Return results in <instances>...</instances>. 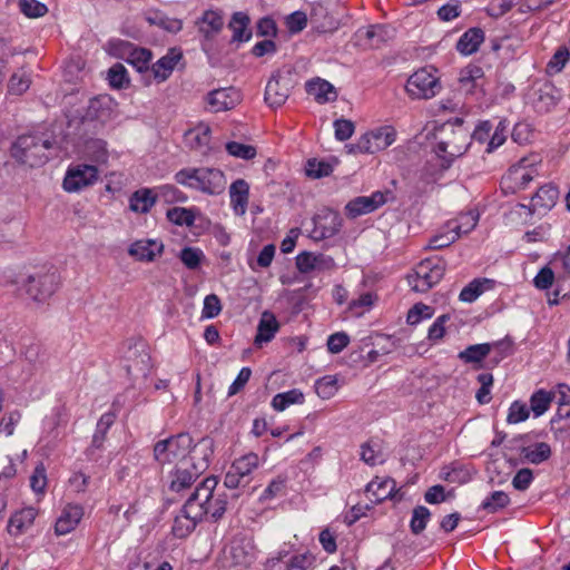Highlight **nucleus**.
<instances>
[{
	"instance_id": "obj_1",
	"label": "nucleus",
	"mask_w": 570,
	"mask_h": 570,
	"mask_svg": "<svg viewBox=\"0 0 570 570\" xmlns=\"http://www.w3.org/2000/svg\"><path fill=\"white\" fill-rule=\"evenodd\" d=\"M213 453V439H200L195 445L194 454L188 460L176 463L175 469L170 472L169 490L180 492L189 489L208 469Z\"/></svg>"
},
{
	"instance_id": "obj_15",
	"label": "nucleus",
	"mask_w": 570,
	"mask_h": 570,
	"mask_svg": "<svg viewBox=\"0 0 570 570\" xmlns=\"http://www.w3.org/2000/svg\"><path fill=\"white\" fill-rule=\"evenodd\" d=\"M314 228L312 237L314 239H325L336 235L342 226V218L335 212L328 210L323 215L313 218Z\"/></svg>"
},
{
	"instance_id": "obj_40",
	"label": "nucleus",
	"mask_w": 570,
	"mask_h": 570,
	"mask_svg": "<svg viewBox=\"0 0 570 570\" xmlns=\"http://www.w3.org/2000/svg\"><path fill=\"white\" fill-rule=\"evenodd\" d=\"M305 401L304 394L298 389H293L283 393L276 394L272 400V407L275 411L282 412L293 404H303Z\"/></svg>"
},
{
	"instance_id": "obj_17",
	"label": "nucleus",
	"mask_w": 570,
	"mask_h": 570,
	"mask_svg": "<svg viewBox=\"0 0 570 570\" xmlns=\"http://www.w3.org/2000/svg\"><path fill=\"white\" fill-rule=\"evenodd\" d=\"M239 100V92L233 87L215 89L207 95V102L214 112L233 109Z\"/></svg>"
},
{
	"instance_id": "obj_54",
	"label": "nucleus",
	"mask_w": 570,
	"mask_h": 570,
	"mask_svg": "<svg viewBox=\"0 0 570 570\" xmlns=\"http://www.w3.org/2000/svg\"><path fill=\"white\" fill-rule=\"evenodd\" d=\"M226 150L230 156L245 160H250L255 158L257 154L256 148L254 146L245 145L237 141H228L226 144Z\"/></svg>"
},
{
	"instance_id": "obj_19",
	"label": "nucleus",
	"mask_w": 570,
	"mask_h": 570,
	"mask_svg": "<svg viewBox=\"0 0 570 570\" xmlns=\"http://www.w3.org/2000/svg\"><path fill=\"white\" fill-rule=\"evenodd\" d=\"M538 175L532 164L527 158H522L517 165H513L505 177V181L512 183L514 188L524 189Z\"/></svg>"
},
{
	"instance_id": "obj_3",
	"label": "nucleus",
	"mask_w": 570,
	"mask_h": 570,
	"mask_svg": "<svg viewBox=\"0 0 570 570\" xmlns=\"http://www.w3.org/2000/svg\"><path fill=\"white\" fill-rule=\"evenodd\" d=\"M55 145V138L48 134L21 135L13 142L11 155L20 164L31 168L40 167L49 160L48 151Z\"/></svg>"
},
{
	"instance_id": "obj_10",
	"label": "nucleus",
	"mask_w": 570,
	"mask_h": 570,
	"mask_svg": "<svg viewBox=\"0 0 570 570\" xmlns=\"http://www.w3.org/2000/svg\"><path fill=\"white\" fill-rule=\"evenodd\" d=\"M439 79L428 69L415 71L406 81L405 90L414 99H430L440 89Z\"/></svg>"
},
{
	"instance_id": "obj_53",
	"label": "nucleus",
	"mask_w": 570,
	"mask_h": 570,
	"mask_svg": "<svg viewBox=\"0 0 570 570\" xmlns=\"http://www.w3.org/2000/svg\"><path fill=\"white\" fill-rule=\"evenodd\" d=\"M158 199H163L167 204L185 203L187 196L174 185H163L156 188Z\"/></svg>"
},
{
	"instance_id": "obj_44",
	"label": "nucleus",
	"mask_w": 570,
	"mask_h": 570,
	"mask_svg": "<svg viewBox=\"0 0 570 570\" xmlns=\"http://www.w3.org/2000/svg\"><path fill=\"white\" fill-rule=\"evenodd\" d=\"M169 222L177 226H193L195 223V212L193 208L173 207L166 213Z\"/></svg>"
},
{
	"instance_id": "obj_8",
	"label": "nucleus",
	"mask_w": 570,
	"mask_h": 570,
	"mask_svg": "<svg viewBox=\"0 0 570 570\" xmlns=\"http://www.w3.org/2000/svg\"><path fill=\"white\" fill-rule=\"evenodd\" d=\"M446 269V262L441 257L423 259L406 279L412 291L426 293L434 285L440 283Z\"/></svg>"
},
{
	"instance_id": "obj_12",
	"label": "nucleus",
	"mask_w": 570,
	"mask_h": 570,
	"mask_svg": "<svg viewBox=\"0 0 570 570\" xmlns=\"http://www.w3.org/2000/svg\"><path fill=\"white\" fill-rule=\"evenodd\" d=\"M98 179V169L92 165H77L70 167L63 178V189L69 193L92 185Z\"/></svg>"
},
{
	"instance_id": "obj_38",
	"label": "nucleus",
	"mask_w": 570,
	"mask_h": 570,
	"mask_svg": "<svg viewBox=\"0 0 570 570\" xmlns=\"http://www.w3.org/2000/svg\"><path fill=\"white\" fill-rule=\"evenodd\" d=\"M187 145L196 150L206 153L210 142V128L208 126H198L185 134Z\"/></svg>"
},
{
	"instance_id": "obj_4",
	"label": "nucleus",
	"mask_w": 570,
	"mask_h": 570,
	"mask_svg": "<svg viewBox=\"0 0 570 570\" xmlns=\"http://www.w3.org/2000/svg\"><path fill=\"white\" fill-rule=\"evenodd\" d=\"M179 185L208 195H220L226 188L224 173L217 168H183L175 174Z\"/></svg>"
},
{
	"instance_id": "obj_25",
	"label": "nucleus",
	"mask_w": 570,
	"mask_h": 570,
	"mask_svg": "<svg viewBox=\"0 0 570 570\" xmlns=\"http://www.w3.org/2000/svg\"><path fill=\"white\" fill-rule=\"evenodd\" d=\"M196 24L205 39L209 40L222 31L224 20L220 11L206 10L202 17L197 19Z\"/></svg>"
},
{
	"instance_id": "obj_18",
	"label": "nucleus",
	"mask_w": 570,
	"mask_h": 570,
	"mask_svg": "<svg viewBox=\"0 0 570 570\" xmlns=\"http://www.w3.org/2000/svg\"><path fill=\"white\" fill-rule=\"evenodd\" d=\"M484 77V71L480 66L469 65L460 71L459 83L460 90L465 95H478V92L483 94L482 80Z\"/></svg>"
},
{
	"instance_id": "obj_29",
	"label": "nucleus",
	"mask_w": 570,
	"mask_h": 570,
	"mask_svg": "<svg viewBox=\"0 0 570 570\" xmlns=\"http://www.w3.org/2000/svg\"><path fill=\"white\" fill-rule=\"evenodd\" d=\"M230 204L236 215H244L247 209L249 185L246 180L236 179L229 187Z\"/></svg>"
},
{
	"instance_id": "obj_49",
	"label": "nucleus",
	"mask_w": 570,
	"mask_h": 570,
	"mask_svg": "<svg viewBox=\"0 0 570 570\" xmlns=\"http://www.w3.org/2000/svg\"><path fill=\"white\" fill-rule=\"evenodd\" d=\"M305 171L309 178L320 179L333 173V165L328 161L313 158L307 160Z\"/></svg>"
},
{
	"instance_id": "obj_57",
	"label": "nucleus",
	"mask_w": 570,
	"mask_h": 570,
	"mask_svg": "<svg viewBox=\"0 0 570 570\" xmlns=\"http://www.w3.org/2000/svg\"><path fill=\"white\" fill-rule=\"evenodd\" d=\"M569 58H570L569 49L567 47H560L556 51V53L552 56L550 61L548 62L547 72L549 75H554V73L560 72L564 68Z\"/></svg>"
},
{
	"instance_id": "obj_5",
	"label": "nucleus",
	"mask_w": 570,
	"mask_h": 570,
	"mask_svg": "<svg viewBox=\"0 0 570 570\" xmlns=\"http://www.w3.org/2000/svg\"><path fill=\"white\" fill-rule=\"evenodd\" d=\"M458 127L451 126V132L436 141L433 151L440 160L441 171L448 170L453 161L463 156L470 146V132L462 127L463 120L456 118Z\"/></svg>"
},
{
	"instance_id": "obj_47",
	"label": "nucleus",
	"mask_w": 570,
	"mask_h": 570,
	"mask_svg": "<svg viewBox=\"0 0 570 570\" xmlns=\"http://www.w3.org/2000/svg\"><path fill=\"white\" fill-rule=\"evenodd\" d=\"M509 503L510 498L505 492L494 491L485 500H483L481 503V509L488 513H495L499 510L504 509Z\"/></svg>"
},
{
	"instance_id": "obj_46",
	"label": "nucleus",
	"mask_w": 570,
	"mask_h": 570,
	"mask_svg": "<svg viewBox=\"0 0 570 570\" xmlns=\"http://www.w3.org/2000/svg\"><path fill=\"white\" fill-rule=\"evenodd\" d=\"M553 395L544 390L534 392L530 397V409L534 416H541L550 406Z\"/></svg>"
},
{
	"instance_id": "obj_36",
	"label": "nucleus",
	"mask_w": 570,
	"mask_h": 570,
	"mask_svg": "<svg viewBox=\"0 0 570 570\" xmlns=\"http://www.w3.org/2000/svg\"><path fill=\"white\" fill-rule=\"evenodd\" d=\"M249 23L248 14L242 11L235 12L228 23V27L233 30L232 41H248L252 37V31L248 29Z\"/></svg>"
},
{
	"instance_id": "obj_22",
	"label": "nucleus",
	"mask_w": 570,
	"mask_h": 570,
	"mask_svg": "<svg viewBox=\"0 0 570 570\" xmlns=\"http://www.w3.org/2000/svg\"><path fill=\"white\" fill-rule=\"evenodd\" d=\"M181 58L183 53L179 49L170 48L164 57L153 65L151 72L155 79L158 82L167 80Z\"/></svg>"
},
{
	"instance_id": "obj_14",
	"label": "nucleus",
	"mask_w": 570,
	"mask_h": 570,
	"mask_svg": "<svg viewBox=\"0 0 570 570\" xmlns=\"http://www.w3.org/2000/svg\"><path fill=\"white\" fill-rule=\"evenodd\" d=\"M195 513L196 512L193 510V507L186 500L180 509L179 514L175 517L171 528V533L174 537L185 539L196 529L197 524H199L202 521Z\"/></svg>"
},
{
	"instance_id": "obj_11",
	"label": "nucleus",
	"mask_w": 570,
	"mask_h": 570,
	"mask_svg": "<svg viewBox=\"0 0 570 570\" xmlns=\"http://www.w3.org/2000/svg\"><path fill=\"white\" fill-rule=\"evenodd\" d=\"M291 88L292 79L289 73L283 75L277 71L273 73L266 85L264 99L269 107L278 108L288 99Z\"/></svg>"
},
{
	"instance_id": "obj_37",
	"label": "nucleus",
	"mask_w": 570,
	"mask_h": 570,
	"mask_svg": "<svg viewBox=\"0 0 570 570\" xmlns=\"http://www.w3.org/2000/svg\"><path fill=\"white\" fill-rule=\"evenodd\" d=\"M393 29L384 24H375L367 27L364 31L358 30L356 36L367 41L370 47H379L392 37Z\"/></svg>"
},
{
	"instance_id": "obj_31",
	"label": "nucleus",
	"mask_w": 570,
	"mask_h": 570,
	"mask_svg": "<svg viewBox=\"0 0 570 570\" xmlns=\"http://www.w3.org/2000/svg\"><path fill=\"white\" fill-rule=\"evenodd\" d=\"M305 88L307 94L313 96L320 104L334 101L337 97L334 86L321 78L308 80Z\"/></svg>"
},
{
	"instance_id": "obj_58",
	"label": "nucleus",
	"mask_w": 570,
	"mask_h": 570,
	"mask_svg": "<svg viewBox=\"0 0 570 570\" xmlns=\"http://www.w3.org/2000/svg\"><path fill=\"white\" fill-rule=\"evenodd\" d=\"M488 279L481 282L480 279H473L466 286H464L459 295L461 302L472 303L474 302L484 291L483 284Z\"/></svg>"
},
{
	"instance_id": "obj_61",
	"label": "nucleus",
	"mask_w": 570,
	"mask_h": 570,
	"mask_svg": "<svg viewBox=\"0 0 570 570\" xmlns=\"http://www.w3.org/2000/svg\"><path fill=\"white\" fill-rule=\"evenodd\" d=\"M530 411L525 403L514 401L510 407L507 416V421L510 424H517L525 421L529 417Z\"/></svg>"
},
{
	"instance_id": "obj_2",
	"label": "nucleus",
	"mask_w": 570,
	"mask_h": 570,
	"mask_svg": "<svg viewBox=\"0 0 570 570\" xmlns=\"http://www.w3.org/2000/svg\"><path fill=\"white\" fill-rule=\"evenodd\" d=\"M217 484L216 476H207L196 485L187 499L200 521L208 519L212 522H217L227 510V494L217 492Z\"/></svg>"
},
{
	"instance_id": "obj_32",
	"label": "nucleus",
	"mask_w": 570,
	"mask_h": 570,
	"mask_svg": "<svg viewBox=\"0 0 570 570\" xmlns=\"http://www.w3.org/2000/svg\"><path fill=\"white\" fill-rule=\"evenodd\" d=\"M484 41V31L481 28L468 29L458 40L456 50L469 56L479 50L480 45Z\"/></svg>"
},
{
	"instance_id": "obj_50",
	"label": "nucleus",
	"mask_w": 570,
	"mask_h": 570,
	"mask_svg": "<svg viewBox=\"0 0 570 570\" xmlns=\"http://www.w3.org/2000/svg\"><path fill=\"white\" fill-rule=\"evenodd\" d=\"M337 390L338 385L335 376L325 375L315 382V392L323 400L334 396Z\"/></svg>"
},
{
	"instance_id": "obj_30",
	"label": "nucleus",
	"mask_w": 570,
	"mask_h": 570,
	"mask_svg": "<svg viewBox=\"0 0 570 570\" xmlns=\"http://www.w3.org/2000/svg\"><path fill=\"white\" fill-rule=\"evenodd\" d=\"M111 115V98L109 96H98L89 100L88 107L83 115L86 120L105 121Z\"/></svg>"
},
{
	"instance_id": "obj_39",
	"label": "nucleus",
	"mask_w": 570,
	"mask_h": 570,
	"mask_svg": "<svg viewBox=\"0 0 570 570\" xmlns=\"http://www.w3.org/2000/svg\"><path fill=\"white\" fill-rule=\"evenodd\" d=\"M479 215L473 212L461 214L456 219L449 220L445 224V228L458 234V238L462 235L470 233L476 226Z\"/></svg>"
},
{
	"instance_id": "obj_7",
	"label": "nucleus",
	"mask_w": 570,
	"mask_h": 570,
	"mask_svg": "<svg viewBox=\"0 0 570 570\" xmlns=\"http://www.w3.org/2000/svg\"><path fill=\"white\" fill-rule=\"evenodd\" d=\"M60 284V277L53 267H41L30 273L22 282L26 294L37 303L51 297Z\"/></svg>"
},
{
	"instance_id": "obj_23",
	"label": "nucleus",
	"mask_w": 570,
	"mask_h": 570,
	"mask_svg": "<svg viewBox=\"0 0 570 570\" xmlns=\"http://www.w3.org/2000/svg\"><path fill=\"white\" fill-rule=\"evenodd\" d=\"M164 250V244L156 239H141L132 243L128 254L138 261L153 262Z\"/></svg>"
},
{
	"instance_id": "obj_41",
	"label": "nucleus",
	"mask_w": 570,
	"mask_h": 570,
	"mask_svg": "<svg viewBox=\"0 0 570 570\" xmlns=\"http://www.w3.org/2000/svg\"><path fill=\"white\" fill-rule=\"evenodd\" d=\"M153 53L149 49L136 47L130 51L125 61L131 65L138 72L149 71Z\"/></svg>"
},
{
	"instance_id": "obj_24",
	"label": "nucleus",
	"mask_w": 570,
	"mask_h": 570,
	"mask_svg": "<svg viewBox=\"0 0 570 570\" xmlns=\"http://www.w3.org/2000/svg\"><path fill=\"white\" fill-rule=\"evenodd\" d=\"M362 137L367 141V146L370 147L367 154H375L376 151L386 149L394 142L395 131L391 127H381L362 135Z\"/></svg>"
},
{
	"instance_id": "obj_35",
	"label": "nucleus",
	"mask_w": 570,
	"mask_h": 570,
	"mask_svg": "<svg viewBox=\"0 0 570 570\" xmlns=\"http://www.w3.org/2000/svg\"><path fill=\"white\" fill-rule=\"evenodd\" d=\"M490 343L469 345L458 354V357L466 364H478L474 368H481L483 360L491 353Z\"/></svg>"
},
{
	"instance_id": "obj_9",
	"label": "nucleus",
	"mask_w": 570,
	"mask_h": 570,
	"mask_svg": "<svg viewBox=\"0 0 570 570\" xmlns=\"http://www.w3.org/2000/svg\"><path fill=\"white\" fill-rule=\"evenodd\" d=\"M254 552L252 544L246 540H234L230 546L223 551L219 560L222 570H242L248 568L254 562Z\"/></svg>"
},
{
	"instance_id": "obj_64",
	"label": "nucleus",
	"mask_w": 570,
	"mask_h": 570,
	"mask_svg": "<svg viewBox=\"0 0 570 570\" xmlns=\"http://www.w3.org/2000/svg\"><path fill=\"white\" fill-rule=\"evenodd\" d=\"M222 312V303L216 294H209L204 299V306L202 311L203 318H214Z\"/></svg>"
},
{
	"instance_id": "obj_60",
	"label": "nucleus",
	"mask_w": 570,
	"mask_h": 570,
	"mask_svg": "<svg viewBox=\"0 0 570 570\" xmlns=\"http://www.w3.org/2000/svg\"><path fill=\"white\" fill-rule=\"evenodd\" d=\"M285 26L291 33H298L307 26V16L304 11L297 10L288 14L285 19Z\"/></svg>"
},
{
	"instance_id": "obj_52",
	"label": "nucleus",
	"mask_w": 570,
	"mask_h": 570,
	"mask_svg": "<svg viewBox=\"0 0 570 570\" xmlns=\"http://www.w3.org/2000/svg\"><path fill=\"white\" fill-rule=\"evenodd\" d=\"M134 48L135 45L127 40L110 39L105 49L108 55L125 60Z\"/></svg>"
},
{
	"instance_id": "obj_20",
	"label": "nucleus",
	"mask_w": 570,
	"mask_h": 570,
	"mask_svg": "<svg viewBox=\"0 0 570 570\" xmlns=\"http://www.w3.org/2000/svg\"><path fill=\"white\" fill-rule=\"evenodd\" d=\"M83 515V509L79 504H67L55 524L57 535H63L78 525Z\"/></svg>"
},
{
	"instance_id": "obj_56",
	"label": "nucleus",
	"mask_w": 570,
	"mask_h": 570,
	"mask_svg": "<svg viewBox=\"0 0 570 570\" xmlns=\"http://www.w3.org/2000/svg\"><path fill=\"white\" fill-rule=\"evenodd\" d=\"M19 9L28 18H40L48 12L47 6L38 0H19Z\"/></svg>"
},
{
	"instance_id": "obj_28",
	"label": "nucleus",
	"mask_w": 570,
	"mask_h": 570,
	"mask_svg": "<svg viewBox=\"0 0 570 570\" xmlns=\"http://www.w3.org/2000/svg\"><path fill=\"white\" fill-rule=\"evenodd\" d=\"M395 490V481L391 478L379 479L375 478L366 485V493L373 503H381L382 501L392 498Z\"/></svg>"
},
{
	"instance_id": "obj_43",
	"label": "nucleus",
	"mask_w": 570,
	"mask_h": 570,
	"mask_svg": "<svg viewBox=\"0 0 570 570\" xmlns=\"http://www.w3.org/2000/svg\"><path fill=\"white\" fill-rule=\"evenodd\" d=\"M321 17L324 18V21L317 24V29L320 31L326 32L337 29V21L328 14L326 8L322 3H316L312 8L311 19L312 21L318 22Z\"/></svg>"
},
{
	"instance_id": "obj_48",
	"label": "nucleus",
	"mask_w": 570,
	"mask_h": 570,
	"mask_svg": "<svg viewBox=\"0 0 570 570\" xmlns=\"http://www.w3.org/2000/svg\"><path fill=\"white\" fill-rule=\"evenodd\" d=\"M490 345L493 346L491 351L493 352V356L489 361L491 367L497 366L502 360L513 353V342L508 337L490 343Z\"/></svg>"
},
{
	"instance_id": "obj_55",
	"label": "nucleus",
	"mask_w": 570,
	"mask_h": 570,
	"mask_svg": "<svg viewBox=\"0 0 570 570\" xmlns=\"http://www.w3.org/2000/svg\"><path fill=\"white\" fill-rule=\"evenodd\" d=\"M204 258L202 249L196 247H184L179 253V259L188 269H196Z\"/></svg>"
},
{
	"instance_id": "obj_27",
	"label": "nucleus",
	"mask_w": 570,
	"mask_h": 570,
	"mask_svg": "<svg viewBox=\"0 0 570 570\" xmlns=\"http://www.w3.org/2000/svg\"><path fill=\"white\" fill-rule=\"evenodd\" d=\"M37 517V510L32 507L23 508L13 513L8 521V532L12 535L22 534L30 528Z\"/></svg>"
},
{
	"instance_id": "obj_33",
	"label": "nucleus",
	"mask_w": 570,
	"mask_h": 570,
	"mask_svg": "<svg viewBox=\"0 0 570 570\" xmlns=\"http://www.w3.org/2000/svg\"><path fill=\"white\" fill-rule=\"evenodd\" d=\"M156 189L140 188L129 198V208L135 213L147 214L157 202Z\"/></svg>"
},
{
	"instance_id": "obj_26",
	"label": "nucleus",
	"mask_w": 570,
	"mask_h": 570,
	"mask_svg": "<svg viewBox=\"0 0 570 570\" xmlns=\"http://www.w3.org/2000/svg\"><path fill=\"white\" fill-rule=\"evenodd\" d=\"M559 198V189L552 184L541 186L531 198V207L535 210H550Z\"/></svg>"
},
{
	"instance_id": "obj_59",
	"label": "nucleus",
	"mask_w": 570,
	"mask_h": 570,
	"mask_svg": "<svg viewBox=\"0 0 570 570\" xmlns=\"http://www.w3.org/2000/svg\"><path fill=\"white\" fill-rule=\"evenodd\" d=\"M507 132H508V122L505 119H502L499 121L498 126L494 129V132L490 137L487 146V153H492L498 147L503 145V142L507 139Z\"/></svg>"
},
{
	"instance_id": "obj_63",
	"label": "nucleus",
	"mask_w": 570,
	"mask_h": 570,
	"mask_svg": "<svg viewBox=\"0 0 570 570\" xmlns=\"http://www.w3.org/2000/svg\"><path fill=\"white\" fill-rule=\"evenodd\" d=\"M456 239L458 234H453L452 230L446 229V232L436 234L431 237L426 247L429 249H442L453 244Z\"/></svg>"
},
{
	"instance_id": "obj_34",
	"label": "nucleus",
	"mask_w": 570,
	"mask_h": 570,
	"mask_svg": "<svg viewBox=\"0 0 570 570\" xmlns=\"http://www.w3.org/2000/svg\"><path fill=\"white\" fill-rule=\"evenodd\" d=\"M551 454V446L546 442H538L532 446H522L520 449L521 462L531 464H540L549 460Z\"/></svg>"
},
{
	"instance_id": "obj_13",
	"label": "nucleus",
	"mask_w": 570,
	"mask_h": 570,
	"mask_svg": "<svg viewBox=\"0 0 570 570\" xmlns=\"http://www.w3.org/2000/svg\"><path fill=\"white\" fill-rule=\"evenodd\" d=\"M385 203L386 197L382 191H375L371 196H358L346 204L345 214L348 218L354 219L376 210Z\"/></svg>"
},
{
	"instance_id": "obj_6",
	"label": "nucleus",
	"mask_w": 570,
	"mask_h": 570,
	"mask_svg": "<svg viewBox=\"0 0 570 570\" xmlns=\"http://www.w3.org/2000/svg\"><path fill=\"white\" fill-rule=\"evenodd\" d=\"M195 445L188 433H179L158 441L154 446V458L160 464L181 463L194 454Z\"/></svg>"
},
{
	"instance_id": "obj_42",
	"label": "nucleus",
	"mask_w": 570,
	"mask_h": 570,
	"mask_svg": "<svg viewBox=\"0 0 570 570\" xmlns=\"http://www.w3.org/2000/svg\"><path fill=\"white\" fill-rule=\"evenodd\" d=\"M259 458L256 453H247L239 459L235 460L232 464V469L238 475L244 479H248L249 474L258 468Z\"/></svg>"
},
{
	"instance_id": "obj_45",
	"label": "nucleus",
	"mask_w": 570,
	"mask_h": 570,
	"mask_svg": "<svg viewBox=\"0 0 570 570\" xmlns=\"http://www.w3.org/2000/svg\"><path fill=\"white\" fill-rule=\"evenodd\" d=\"M430 519V510L424 505H416L412 511V518L410 521L411 532L415 535L421 534L425 530Z\"/></svg>"
},
{
	"instance_id": "obj_62",
	"label": "nucleus",
	"mask_w": 570,
	"mask_h": 570,
	"mask_svg": "<svg viewBox=\"0 0 570 570\" xmlns=\"http://www.w3.org/2000/svg\"><path fill=\"white\" fill-rule=\"evenodd\" d=\"M432 315H433L432 307H430L423 303H417L407 312L406 322L410 325H415V324H419L424 318L432 317Z\"/></svg>"
},
{
	"instance_id": "obj_16",
	"label": "nucleus",
	"mask_w": 570,
	"mask_h": 570,
	"mask_svg": "<svg viewBox=\"0 0 570 570\" xmlns=\"http://www.w3.org/2000/svg\"><path fill=\"white\" fill-rule=\"evenodd\" d=\"M335 265L334 258L324 254L302 252L296 256V267L303 274L312 271H331Z\"/></svg>"
},
{
	"instance_id": "obj_51",
	"label": "nucleus",
	"mask_w": 570,
	"mask_h": 570,
	"mask_svg": "<svg viewBox=\"0 0 570 570\" xmlns=\"http://www.w3.org/2000/svg\"><path fill=\"white\" fill-rule=\"evenodd\" d=\"M108 81L111 88L122 89L129 86V77L126 68L121 63H115L108 70Z\"/></svg>"
},
{
	"instance_id": "obj_21",
	"label": "nucleus",
	"mask_w": 570,
	"mask_h": 570,
	"mask_svg": "<svg viewBox=\"0 0 570 570\" xmlns=\"http://www.w3.org/2000/svg\"><path fill=\"white\" fill-rule=\"evenodd\" d=\"M278 330L279 322L274 313L271 311H264L257 325V334L255 336L254 344L257 347H261L264 343L271 342Z\"/></svg>"
}]
</instances>
